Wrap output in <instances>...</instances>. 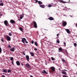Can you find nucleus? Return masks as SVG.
Wrapping results in <instances>:
<instances>
[{"instance_id": "nucleus-1", "label": "nucleus", "mask_w": 77, "mask_h": 77, "mask_svg": "<svg viewBox=\"0 0 77 77\" xmlns=\"http://www.w3.org/2000/svg\"><path fill=\"white\" fill-rule=\"evenodd\" d=\"M51 69L50 70V71H49V72H51L52 74H53V72H55L56 70L55 69V68L53 66H52L50 67Z\"/></svg>"}, {"instance_id": "nucleus-2", "label": "nucleus", "mask_w": 77, "mask_h": 77, "mask_svg": "<svg viewBox=\"0 0 77 77\" xmlns=\"http://www.w3.org/2000/svg\"><path fill=\"white\" fill-rule=\"evenodd\" d=\"M59 2L60 3H69V2H70V0H67L66 2H64L63 0H60Z\"/></svg>"}, {"instance_id": "nucleus-3", "label": "nucleus", "mask_w": 77, "mask_h": 77, "mask_svg": "<svg viewBox=\"0 0 77 77\" xmlns=\"http://www.w3.org/2000/svg\"><path fill=\"white\" fill-rule=\"evenodd\" d=\"M22 42L23 43V44H26V43L25 42H26V44H28V42L27 41V40H26V39L25 38H23L22 39Z\"/></svg>"}, {"instance_id": "nucleus-4", "label": "nucleus", "mask_w": 77, "mask_h": 77, "mask_svg": "<svg viewBox=\"0 0 77 77\" xmlns=\"http://www.w3.org/2000/svg\"><path fill=\"white\" fill-rule=\"evenodd\" d=\"M32 23L33 24L34 27L35 28H38V26H37V23L35 21H33Z\"/></svg>"}, {"instance_id": "nucleus-5", "label": "nucleus", "mask_w": 77, "mask_h": 77, "mask_svg": "<svg viewBox=\"0 0 77 77\" xmlns=\"http://www.w3.org/2000/svg\"><path fill=\"white\" fill-rule=\"evenodd\" d=\"M62 74H65V75H66V72L63 71H67L65 69H63L62 70Z\"/></svg>"}, {"instance_id": "nucleus-6", "label": "nucleus", "mask_w": 77, "mask_h": 77, "mask_svg": "<svg viewBox=\"0 0 77 77\" xmlns=\"http://www.w3.org/2000/svg\"><path fill=\"white\" fill-rule=\"evenodd\" d=\"M4 23L5 25V26H8V25L9 24V23H8V22L7 20H5L4 21Z\"/></svg>"}, {"instance_id": "nucleus-7", "label": "nucleus", "mask_w": 77, "mask_h": 77, "mask_svg": "<svg viewBox=\"0 0 77 77\" xmlns=\"http://www.w3.org/2000/svg\"><path fill=\"white\" fill-rule=\"evenodd\" d=\"M25 66L29 69L30 67V65L29 63H27L25 64Z\"/></svg>"}, {"instance_id": "nucleus-8", "label": "nucleus", "mask_w": 77, "mask_h": 77, "mask_svg": "<svg viewBox=\"0 0 77 77\" xmlns=\"http://www.w3.org/2000/svg\"><path fill=\"white\" fill-rule=\"evenodd\" d=\"M6 38L8 41H11V37H10V36H9L8 35H7L6 36Z\"/></svg>"}, {"instance_id": "nucleus-9", "label": "nucleus", "mask_w": 77, "mask_h": 77, "mask_svg": "<svg viewBox=\"0 0 77 77\" xmlns=\"http://www.w3.org/2000/svg\"><path fill=\"white\" fill-rule=\"evenodd\" d=\"M63 25V27H65V26H66V25H67V23L65 21H64L62 23Z\"/></svg>"}, {"instance_id": "nucleus-10", "label": "nucleus", "mask_w": 77, "mask_h": 77, "mask_svg": "<svg viewBox=\"0 0 77 77\" xmlns=\"http://www.w3.org/2000/svg\"><path fill=\"white\" fill-rule=\"evenodd\" d=\"M10 22L12 24H15V22L13 20H10Z\"/></svg>"}, {"instance_id": "nucleus-11", "label": "nucleus", "mask_w": 77, "mask_h": 77, "mask_svg": "<svg viewBox=\"0 0 77 77\" xmlns=\"http://www.w3.org/2000/svg\"><path fill=\"white\" fill-rule=\"evenodd\" d=\"M16 48L15 47H13L12 48L10 49V51L14 52V51L15 50Z\"/></svg>"}, {"instance_id": "nucleus-12", "label": "nucleus", "mask_w": 77, "mask_h": 77, "mask_svg": "<svg viewBox=\"0 0 77 77\" xmlns=\"http://www.w3.org/2000/svg\"><path fill=\"white\" fill-rule=\"evenodd\" d=\"M26 57L27 61L29 62V55H26Z\"/></svg>"}, {"instance_id": "nucleus-13", "label": "nucleus", "mask_w": 77, "mask_h": 77, "mask_svg": "<svg viewBox=\"0 0 77 77\" xmlns=\"http://www.w3.org/2000/svg\"><path fill=\"white\" fill-rule=\"evenodd\" d=\"M48 20H50L51 21L54 20V18L51 17L48 18Z\"/></svg>"}, {"instance_id": "nucleus-14", "label": "nucleus", "mask_w": 77, "mask_h": 77, "mask_svg": "<svg viewBox=\"0 0 77 77\" xmlns=\"http://www.w3.org/2000/svg\"><path fill=\"white\" fill-rule=\"evenodd\" d=\"M23 15H20V19H23V18L24 17V14L23 13L22 14Z\"/></svg>"}, {"instance_id": "nucleus-15", "label": "nucleus", "mask_w": 77, "mask_h": 77, "mask_svg": "<svg viewBox=\"0 0 77 77\" xmlns=\"http://www.w3.org/2000/svg\"><path fill=\"white\" fill-rule=\"evenodd\" d=\"M2 71L3 72H5V73L8 72V70L6 69H3Z\"/></svg>"}, {"instance_id": "nucleus-16", "label": "nucleus", "mask_w": 77, "mask_h": 77, "mask_svg": "<svg viewBox=\"0 0 77 77\" xmlns=\"http://www.w3.org/2000/svg\"><path fill=\"white\" fill-rule=\"evenodd\" d=\"M42 73L43 74H48V72H46V71L45 70H44L42 72Z\"/></svg>"}, {"instance_id": "nucleus-17", "label": "nucleus", "mask_w": 77, "mask_h": 77, "mask_svg": "<svg viewBox=\"0 0 77 77\" xmlns=\"http://www.w3.org/2000/svg\"><path fill=\"white\" fill-rule=\"evenodd\" d=\"M40 7L42 8H45V5H40Z\"/></svg>"}, {"instance_id": "nucleus-18", "label": "nucleus", "mask_w": 77, "mask_h": 77, "mask_svg": "<svg viewBox=\"0 0 77 77\" xmlns=\"http://www.w3.org/2000/svg\"><path fill=\"white\" fill-rule=\"evenodd\" d=\"M16 64H17V65L18 66H19V65H20V62H19V61H17L16 62Z\"/></svg>"}, {"instance_id": "nucleus-19", "label": "nucleus", "mask_w": 77, "mask_h": 77, "mask_svg": "<svg viewBox=\"0 0 77 77\" xmlns=\"http://www.w3.org/2000/svg\"><path fill=\"white\" fill-rule=\"evenodd\" d=\"M66 30L68 33H70V31L68 29H66Z\"/></svg>"}, {"instance_id": "nucleus-20", "label": "nucleus", "mask_w": 77, "mask_h": 77, "mask_svg": "<svg viewBox=\"0 0 77 77\" xmlns=\"http://www.w3.org/2000/svg\"><path fill=\"white\" fill-rule=\"evenodd\" d=\"M30 54L31 55V56H32V57L34 56V54L33 52H30Z\"/></svg>"}, {"instance_id": "nucleus-21", "label": "nucleus", "mask_w": 77, "mask_h": 77, "mask_svg": "<svg viewBox=\"0 0 77 77\" xmlns=\"http://www.w3.org/2000/svg\"><path fill=\"white\" fill-rule=\"evenodd\" d=\"M38 4L41 5H42V2H41V1H38Z\"/></svg>"}, {"instance_id": "nucleus-22", "label": "nucleus", "mask_w": 77, "mask_h": 77, "mask_svg": "<svg viewBox=\"0 0 77 77\" xmlns=\"http://www.w3.org/2000/svg\"><path fill=\"white\" fill-rule=\"evenodd\" d=\"M19 29L20 31L22 32H23V28L21 27L19 28Z\"/></svg>"}, {"instance_id": "nucleus-23", "label": "nucleus", "mask_w": 77, "mask_h": 77, "mask_svg": "<svg viewBox=\"0 0 77 77\" xmlns=\"http://www.w3.org/2000/svg\"><path fill=\"white\" fill-rule=\"evenodd\" d=\"M35 45H36V46H38V44L37 43V42H34Z\"/></svg>"}, {"instance_id": "nucleus-24", "label": "nucleus", "mask_w": 77, "mask_h": 77, "mask_svg": "<svg viewBox=\"0 0 77 77\" xmlns=\"http://www.w3.org/2000/svg\"><path fill=\"white\" fill-rule=\"evenodd\" d=\"M59 51H62V48H59Z\"/></svg>"}, {"instance_id": "nucleus-25", "label": "nucleus", "mask_w": 77, "mask_h": 77, "mask_svg": "<svg viewBox=\"0 0 77 77\" xmlns=\"http://www.w3.org/2000/svg\"><path fill=\"white\" fill-rule=\"evenodd\" d=\"M14 60V57H11V58H10V60Z\"/></svg>"}, {"instance_id": "nucleus-26", "label": "nucleus", "mask_w": 77, "mask_h": 77, "mask_svg": "<svg viewBox=\"0 0 77 77\" xmlns=\"http://www.w3.org/2000/svg\"><path fill=\"white\" fill-rule=\"evenodd\" d=\"M8 72H11V69H8Z\"/></svg>"}, {"instance_id": "nucleus-27", "label": "nucleus", "mask_w": 77, "mask_h": 77, "mask_svg": "<svg viewBox=\"0 0 77 77\" xmlns=\"http://www.w3.org/2000/svg\"><path fill=\"white\" fill-rule=\"evenodd\" d=\"M51 59L52 60H55V59L53 57H51Z\"/></svg>"}, {"instance_id": "nucleus-28", "label": "nucleus", "mask_w": 77, "mask_h": 77, "mask_svg": "<svg viewBox=\"0 0 77 77\" xmlns=\"http://www.w3.org/2000/svg\"><path fill=\"white\" fill-rule=\"evenodd\" d=\"M2 48H0V53H2Z\"/></svg>"}, {"instance_id": "nucleus-29", "label": "nucleus", "mask_w": 77, "mask_h": 77, "mask_svg": "<svg viewBox=\"0 0 77 77\" xmlns=\"http://www.w3.org/2000/svg\"><path fill=\"white\" fill-rule=\"evenodd\" d=\"M8 48H11V46L9 45H8Z\"/></svg>"}, {"instance_id": "nucleus-30", "label": "nucleus", "mask_w": 77, "mask_h": 77, "mask_svg": "<svg viewBox=\"0 0 77 77\" xmlns=\"http://www.w3.org/2000/svg\"><path fill=\"white\" fill-rule=\"evenodd\" d=\"M62 60L63 62H66V61L65 60H64V59H62Z\"/></svg>"}, {"instance_id": "nucleus-31", "label": "nucleus", "mask_w": 77, "mask_h": 77, "mask_svg": "<svg viewBox=\"0 0 77 77\" xmlns=\"http://www.w3.org/2000/svg\"><path fill=\"white\" fill-rule=\"evenodd\" d=\"M9 36H12V34H11V32H10L9 33Z\"/></svg>"}, {"instance_id": "nucleus-32", "label": "nucleus", "mask_w": 77, "mask_h": 77, "mask_svg": "<svg viewBox=\"0 0 77 77\" xmlns=\"http://www.w3.org/2000/svg\"><path fill=\"white\" fill-rule=\"evenodd\" d=\"M31 43L32 44H34V41H33V40H32V41H31Z\"/></svg>"}, {"instance_id": "nucleus-33", "label": "nucleus", "mask_w": 77, "mask_h": 77, "mask_svg": "<svg viewBox=\"0 0 77 77\" xmlns=\"http://www.w3.org/2000/svg\"><path fill=\"white\" fill-rule=\"evenodd\" d=\"M63 44H64V47H66V43L64 42Z\"/></svg>"}, {"instance_id": "nucleus-34", "label": "nucleus", "mask_w": 77, "mask_h": 77, "mask_svg": "<svg viewBox=\"0 0 77 77\" xmlns=\"http://www.w3.org/2000/svg\"><path fill=\"white\" fill-rule=\"evenodd\" d=\"M11 63H12V65H14V60H12V61L11 62Z\"/></svg>"}, {"instance_id": "nucleus-35", "label": "nucleus", "mask_w": 77, "mask_h": 77, "mask_svg": "<svg viewBox=\"0 0 77 77\" xmlns=\"http://www.w3.org/2000/svg\"><path fill=\"white\" fill-rule=\"evenodd\" d=\"M0 6H3V3H0Z\"/></svg>"}, {"instance_id": "nucleus-36", "label": "nucleus", "mask_w": 77, "mask_h": 77, "mask_svg": "<svg viewBox=\"0 0 77 77\" xmlns=\"http://www.w3.org/2000/svg\"><path fill=\"white\" fill-rule=\"evenodd\" d=\"M74 46H77V44L76 43H74Z\"/></svg>"}, {"instance_id": "nucleus-37", "label": "nucleus", "mask_w": 77, "mask_h": 77, "mask_svg": "<svg viewBox=\"0 0 77 77\" xmlns=\"http://www.w3.org/2000/svg\"><path fill=\"white\" fill-rule=\"evenodd\" d=\"M51 5H48V7L49 8H51Z\"/></svg>"}, {"instance_id": "nucleus-38", "label": "nucleus", "mask_w": 77, "mask_h": 77, "mask_svg": "<svg viewBox=\"0 0 77 77\" xmlns=\"http://www.w3.org/2000/svg\"><path fill=\"white\" fill-rule=\"evenodd\" d=\"M57 42L58 44H59V43L60 42V41H59V40H57Z\"/></svg>"}, {"instance_id": "nucleus-39", "label": "nucleus", "mask_w": 77, "mask_h": 77, "mask_svg": "<svg viewBox=\"0 0 77 77\" xmlns=\"http://www.w3.org/2000/svg\"><path fill=\"white\" fill-rule=\"evenodd\" d=\"M34 50H35V51H37L38 50V49L36 48H35L34 49Z\"/></svg>"}, {"instance_id": "nucleus-40", "label": "nucleus", "mask_w": 77, "mask_h": 77, "mask_svg": "<svg viewBox=\"0 0 77 77\" xmlns=\"http://www.w3.org/2000/svg\"><path fill=\"white\" fill-rule=\"evenodd\" d=\"M1 41H2V42H4V40L2 39H1Z\"/></svg>"}, {"instance_id": "nucleus-41", "label": "nucleus", "mask_w": 77, "mask_h": 77, "mask_svg": "<svg viewBox=\"0 0 77 77\" xmlns=\"http://www.w3.org/2000/svg\"><path fill=\"white\" fill-rule=\"evenodd\" d=\"M23 55H24V56L26 55V54H25V53H24V52H23Z\"/></svg>"}, {"instance_id": "nucleus-42", "label": "nucleus", "mask_w": 77, "mask_h": 77, "mask_svg": "<svg viewBox=\"0 0 77 77\" xmlns=\"http://www.w3.org/2000/svg\"><path fill=\"white\" fill-rule=\"evenodd\" d=\"M35 2H36V3H38V0L35 1Z\"/></svg>"}, {"instance_id": "nucleus-43", "label": "nucleus", "mask_w": 77, "mask_h": 77, "mask_svg": "<svg viewBox=\"0 0 77 77\" xmlns=\"http://www.w3.org/2000/svg\"><path fill=\"white\" fill-rule=\"evenodd\" d=\"M2 77H5V75H2Z\"/></svg>"}, {"instance_id": "nucleus-44", "label": "nucleus", "mask_w": 77, "mask_h": 77, "mask_svg": "<svg viewBox=\"0 0 77 77\" xmlns=\"http://www.w3.org/2000/svg\"><path fill=\"white\" fill-rule=\"evenodd\" d=\"M59 34H57V36H59Z\"/></svg>"}, {"instance_id": "nucleus-45", "label": "nucleus", "mask_w": 77, "mask_h": 77, "mask_svg": "<svg viewBox=\"0 0 77 77\" xmlns=\"http://www.w3.org/2000/svg\"><path fill=\"white\" fill-rule=\"evenodd\" d=\"M30 77H33V76H32V75H30Z\"/></svg>"}, {"instance_id": "nucleus-46", "label": "nucleus", "mask_w": 77, "mask_h": 77, "mask_svg": "<svg viewBox=\"0 0 77 77\" xmlns=\"http://www.w3.org/2000/svg\"><path fill=\"white\" fill-rule=\"evenodd\" d=\"M18 20H19V21H21V19H18Z\"/></svg>"}, {"instance_id": "nucleus-47", "label": "nucleus", "mask_w": 77, "mask_h": 77, "mask_svg": "<svg viewBox=\"0 0 77 77\" xmlns=\"http://www.w3.org/2000/svg\"><path fill=\"white\" fill-rule=\"evenodd\" d=\"M71 17H72V15H70Z\"/></svg>"}, {"instance_id": "nucleus-48", "label": "nucleus", "mask_w": 77, "mask_h": 77, "mask_svg": "<svg viewBox=\"0 0 77 77\" xmlns=\"http://www.w3.org/2000/svg\"><path fill=\"white\" fill-rule=\"evenodd\" d=\"M37 53L38 54H39V52H37Z\"/></svg>"}, {"instance_id": "nucleus-49", "label": "nucleus", "mask_w": 77, "mask_h": 77, "mask_svg": "<svg viewBox=\"0 0 77 77\" xmlns=\"http://www.w3.org/2000/svg\"><path fill=\"white\" fill-rule=\"evenodd\" d=\"M21 65H22V66H23V64H21Z\"/></svg>"}, {"instance_id": "nucleus-50", "label": "nucleus", "mask_w": 77, "mask_h": 77, "mask_svg": "<svg viewBox=\"0 0 77 77\" xmlns=\"http://www.w3.org/2000/svg\"><path fill=\"white\" fill-rule=\"evenodd\" d=\"M0 16H2V14L0 15Z\"/></svg>"}, {"instance_id": "nucleus-51", "label": "nucleus", "mask_w": 77, "mask_h": 77, "mask_svg": "<svg viewBox=\"0 0 77 77\" xmlns=\"http://www.w3.org/2000/svg\"><path fill=\"white\" fill-rule=\"evenodd\" d=\"M46 65H47V63H46Z\"/></svg>"}, {"instance_id": "nucleus-52", "label": "nucleus", "mask_w": 77, "mask_h": 77, "mask_svg": "<svg viewBox=\"0 0 77 77\" xmlns=\"http://www.w3.org/2000/svg\"><path fill=\"white\" fill-rule=\"evenodd\" d=\"M1 2H2V1H1Z\"/></svg>"}, {"instance_id": "nucleus-53", "label": "nucleus", "mask_w": 77, "mask_h": 77, "mask_svg": "<svg viewBox=\"0 0 77 77\" xmlns=\"http://www.w3.org/2000/svg\"><path fill=\"white\" fill-rule=\"evenodd\" d=\"M35 1L36 0H35Z\"/></svg>"}]
</instances>
